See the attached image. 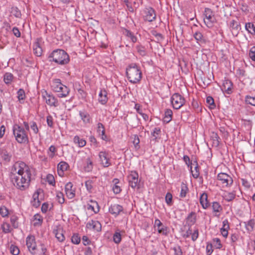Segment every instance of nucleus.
I'll return each mask as SVG.
<instances>
[{
    "mask_svg": "<svg viewBox=\"0 0 255 255\" xmlns=\"http://www.w3.org/2000/svg\"><path fill=\"white\" fill-rule=\"evenodd\" d=\"M13 79V75L9 72L4 74L3 76V81L6 84H9L11 83Z\"/></svg>",
    "mask_w": 255,
    "mask_h": 255,
    "instance_id": "ea45409f",
    "label": "nucleus"
},
{
    "mask_svg": "<svg viewBox=\"0 0 255 255\" xmlns=\"http://www.w3.org/2000/svg\"><path fill=\"white\" fill-rule=\"evenodd\" d=\"M79 116L84 124L90 125L92 123V119L91 116L85 110L79 111Z\"/></svg>",
    "mask_w": 255,
    "mask_h": 255,
    "instance_id": "f3484780",
    "label": "nucleus"
},
{
    "mask_svg": "<svg viewBox=\"0 0 255 255\" xmlns=\"http://www.w3.org/2000/svg\"><path fill=\"white\" fill-rule=\"evenodd\" d=\"M230 26L233 35L237 36L240 29V25L239 23L236 20H232L230 22Z\"/></svg>",
    "mask_w": 255,
    "mask_h": 255,
    "instance_id": "412c9836",
    "label": "nucleus"
},
{
    "mask_svg": "<svg viewBox=\"0 0 255 255\" xmlns=\"http://www.w3.org/2000/svg\"><path fill=\"white\" fill-rule=\"evenodd\" d=\"M99 156L100 159L101 163L104 167H108L111 165L110 158L108 154L105 151H101L99 153Z\"/></svg>",
    "mask_w": 255,
    "mask_h": 255,
    "instance_id": "4468645a",
    "label": "nucleus"
},
{
    "mask_svg": "<svg viewBox=\"0 0 255 255\" xmlns=\"http://www.w3.org/2000/svg\"><path fill=\"white\" fill-rule=\"evenodd\" d=\"M172 114L173 113L171 110H166L164 113V117L163 118L164 122H166V123H169L172 120Z\"/></svg>",
    "mask_w": 255,
    "mask_h": 255,
    "instance_id": "f704fd0d",
    "label": "nucleus"
},
{
    "mask_svg": "<svg viewBox=\"0 0 255 255\" xmlns=\"http://www.w3.org/2000/svg\"><path fill=\"white\" fill-rule=\"evenodd\" d=\"M204 21L206 25L209 28L213 27L214 23L216 22V18L211 9L205 8L204 11Z\"/></svg>",
    "mask_w": 255,
    "mask_h": 255,
    "instance_id": "39448f33",
    "label": "nucleus"
},
{
    "mask_svg": "<svg viewBox=\"0 0 255 255\" xmlns=\"http://www.w3.org/2000/svg\"><path fill=\"white\" fill-rule=\"evenodd\" d=\"M17 98L18 99V100L19 101L23 100L25 99V92L23 89H19L17 92Z\"/></svg>",
    "mask_w": 255,
    "mask_h": 255,
    "instance_id": "864d4df0",
    "label": "nucleus"
},
{
    "mask_svg": "<svg viewBox=\"0 0 255 255\" xmlns=\"http://www.w3.org/2000/svg\"><path fill=\"white\" fill-rule=\"evenodd\" d=\"M132 138H133L132 143L134 145L135 148L136 149H139L140 147L139 145L140 140H139L138 136L137 135L134 134V135H133Z\"/></svg>",
    "mask_w": 255,
    "mask_h": 255,
    "instance_id": "09e8293b",
    "label": "nucleus"
},
{
    "mask_svg": "<svg viewBox=\"0 0 255 255\" xmlns=\"http://www.w3.org/2000/svg\"><path fill=\"white\" fill-rule=\"evenodd\" d=\"M17 220V217L15 215H13L10 217V223L14 228H17L18 227Z\"/></svg>",
    "mask_w": 255,
    "mask_h": 255,
    "instance_id": "de8ad7c7",
    "label": "nucleus"
},
{
    "mask_svg": "<svg viewBox=\"0 0 255 255\" xmlns=\"http://www.w3.org/2000/svg\"><path fill=\"white\" fill-rule=\"evenodd\" d=\"M212 209L213 212L214 213L215 216H219L220 213L222 211L223 208L220 204L217 202L214 201L210 204Z\"/></svg>",
    "mask_w": 255,
    "mask_h": 255,
    "instance_id": "aec40b11",
    "label": "nucleus"
},
{
    "mask_svg": "<svg viewBox=\"0 0 255 255\" xmlns=\"http://www.w3.org/2000/svg\"><path fill=\"white\" fill-rule=\"evenodd\" d=\"M246 229L248 233L252 232L254 229L255 226V219H252L247 222H244Z\"/></svg>",
    "mask_w": 255,
    "mask_h": 255,
    "instance_id": "c85d7f7f",
    "label": "nucleus"
},
{
    "mask_svg": "<svg viewBox=\"0 0 255 255\" xmlns=\"http://www.w3.org/2000/svg\"><path fill=\"white\" fill-rule=\"evenodd\" d=\"M12 130L15 140L18 143H27L28 142V135L23 128L18 125H14Z\"/></svg>",
    "mask_w": 255,
    "mask_h": 255,
    "instance_id": "20e7f679",
    "label": "nucleus"
},
{
    "mask_svg": "<svg viewBox=\"0 0 255 255\" xmlns=\"http://www.w3.org/2000/svg\"><path fill=\"white\" fill-rule=\"evenodd\" d=\"M233 84L232 82L229 80H225L223 81L222 89L223 90L226 91L228 94L231 93Z\"/></svg>",
    "mask_w": 255,
    "mask_h": 255,
    "instance_id": "393cba45",
    "label": "nucleus"
},
{
    "mask_svg": "<svg viewBox=\"0 0 255 255\" xmlns=\"http://www.w3.org/2000/svg\"><path fill=\"white\" fill-rule=\"evenodd\" d=\"M196 220V213L194 212H191L186 218V224L188 227H191L195 224Z\"/></svg>",
    "mask_w": 255,
    "mask_h": 255,
    "instance_id": "4be33fe9",
    "label": "nucleus"
},
{
    "mask_svg": "<svg viewBox=\"0 0 255 255\" xmlns=\"http://www.w3.org/2000/svg\"><path fill=\"white\" fill-rule=\"evenodd\" d=\"M217 178L221 182L223 187L231 186L233 182L232 178L225 173H220L218 174Z\"/></svg>",
    "mask_w": 255,
    "mask_h": 255,
    "instance_id": "1a4fd4ad",
    "label": "nucleus"
},
{
    "mask_svg": "<svg viewBox=\"0 0 255 255\" xmlns=\"http://www.w3.org/2000/svg\"><path fill=\"white\" fill-rule=\"evenodd\" d=\"M70 92L69 89L66 86L63 85L62 88L60 90L58 96L59 98H65L67 97Z\"/></svg>",
    "mask_w": 255,
    "mask_h": 255,
    "instance_id": "473e14b6",
    "label": "nucleus"
},
{
    "mask_svg": "<svg viewBox=\"0 0 255 255\" xmlns=\"http://www.w3.org/2000/svg\"><path fill=\"white\" fill-rule=\"evenodd\" d=\"M128 180L129 185L134 189L138 186L139 180L138 179V174L135 171H131L128 176Z\"/></svg>",
    "mask_w": 255,
    "mask_h": 255,
    "instance_id": "6e6552de",
    "label": "nucleus"
},
{
    "mask_svg": "<svg viewBox=\"0 0 255 255\" xmlns=\"http://www.w3.org/2000/svg\"><path fill=\"white\" fill-rule=\"evenodd\" d=\"M46 181L49 185L54 186L55 185V179L54 176L50 174H49L46 176Z\"/></svg>",
    "mask_w": 255,
    "mask_h": 255,
    "instance_id": "6e6d98bb",
    "label": "nucleus"
},
{
    "mask_svg": "<svg viewBox=\"0 0 255 255\" xmlns=\"http://www.w3.org/2000/svg\"><path fill=\"white\" fill-rule=\"evenodd\" d=\"M65 192L69 199H73L75 196V189L73 188V184L69 182L65 186Z\"/></svg>",
    "mask_w": 255,
    "mask_h": 255,
    "instance_id": "2eb2a0df",
    "label": "nucleus"
},
{
    "mask_svg": "<svg viewBox=\"0 0 255 255\" xmlns=\"http://www.w3.org/2000/svg\"><path fill=\"white\" fill-rule=\"evenodd\" d=\"M68 166V164L64 161H61L58 164L57 172L60 176L63 175L64 171L67 170Z\"/></svg>",
    "mask_w": 255,
    "mask_h": 255,
    "instance_id": "b1692460",
    "label": "nucleus"
},
{
    "mask_svg": "<svg viewBox=\"0 0 255 255\" xmlns=\"http://www.w3.org/2000/svg\"><path fill=\"white\" fill-rule=\"evenodd\" d=\"M1 228L4 233H10L11 231L10 225L7 223H3L1 225Z\"/></svg>",
    "mask_w": 255,
    "mask_h": 255,
    "instance_id": "3c124183",
    "label": "nucleus"
},
{
    "mask_svg": "<svg viewBox=\"0 0 255 255\" xmlns=\"http://www.w3.org/2000/svg\"><path fill=\"white\" fill-rule=\"evenodd\" d=\"M123 211V206L117 204H112L109 208V212L115 216L119 215Z\"/></svg>",
    "mask_w": 255,
    "mask_h": 255,
    "instance_id": "a211bd4d",
    "label": "nucleus"
},
{
    "mask_svg": "<svg viewBox=\"0 0 255 255\" xmlns=\"http://www.w3.org/2000/svg\"><path fill=\"white\" fill-rule=\"evenodd\" d=\"M42 97L45 100L46 103L50 107H56L59 105L57 99L53 95L44 90L41 92Z\"/></svg>",
    "mask_w": 255,
    "mask_h": 255,
    "instance_id": "423d86ee",
    "label": "nucleus"
},
{
    "mask_svg": "<svg viewBox=\"0 0 255 255\" xmlns=\"http://www.w3.org/2000/svg\"><path fill=\"white\" fill-rule=\"evenodd\" d=\"M93 167V162L89 158H88L86 159L85 161V164L84 166V169L86 172H90L92 171Z\"/></svg>",
    "mask_w": 255,
    "mask_h": 255,
    "instance_id": "e433bc0d",
    "label": "nucleus"
},
{
    "mask_svg": "<svg viewBox=\"0 0 255 255\" xmlns=\"http://www.w3.org/2000/svg\"><path fill=\"white\" fill-rule=\"evenodd\" d=\"M189 189L187 185L184 183H182L181 185V191L180 193V197L184 198L186 197L187 193L188 192Z\"/></svg>",
    "mask_w": 255,
    "mask_h": 255,
    "instance_id": "58836bf2",
    "label": "nucleus"
},
{
    "mask_svg": "<svg viewBox=\"0 0 255 255\" xmlns=\"http://www.w3.org/2000/svg\"><path fill=\"white\" fill-rule=\"evenodd\" d=\"M56 199L59 203L62 204L65 202L63 194L61 192H57L56 193Z\"/></svg>",
    "mask_w": 255,
    "mask_h": 255,
    "instance_id": "8fccbe9b",
    "label": "nucleus"
},
{
    "mask_svg": "<svg viewBox=\"0 0 255 255\" xmlns=\"http://www.w3.org/2000/svg\"><path fill=\"white\" fill-rule=\"evenodd\" d=\"M113 182L114 183V185L113 187V192L116 194L120 193L121 191V187L117 185L119 182V179L116 178L114 179Z\"/></svg>",
    "mask_w": 255,
    "mask_h": 255,
    "instance_id": "c03bdc74",
    "label": "nucleus"
},
{
    "mask_svg": "<svg viewBox=\"0 0 255 255\" xmlns=\"http://www.w3.org/2000/svg\"><path fill=\"white\" fill-rule=\"evenodd\" d=\"M0 214L3 217H6L8 214V209L4 206L0 207Z\"/></svg>",
    "mask_w": 255,
    "mask_h": 255,
    "instance_id": "4d7b16f0",
    "label": "nucleus"
},
{
    "mask_svg": "<svg viewBox=\"0 0 255 255\" xmlns=\"http://www.w3.org/2000/svg\"><path fill=\"white\" fill-rule=\"evenodd\" d=\"M245 102L247 104L255 106V95H248L246 96Z\"/></svg>",
    "mask_w": 255,
    "mask_h": 255,
    "instance_id": "79ce46f5",
    "label": "nucleus"
},
{
    "mask_svg": "<svg viewBox=\"0 0 255 255\" xmlns=\"http://www.w3.org/2000/svg\"><path fill=\"white\" fill-rule=\"evenodd\" d=\"M200 203L204 209H207L210 207V204L208 201V194L206 192H203L201 194Z\"/></svg>",
    "mask_w": 255,
    "mask_h": 255,
    "instance_id": "6ab92c4d",
    "label": "nucleus"
},
{
    "mask_svg": "<svg viewBox=\"0 0 255 255\" xmlns=\"http://www.w3.org/2000/svg\"><path fill=\"white\" fill-rule=\"evenodd\" d=\"M245 28L250 33L255 35V26L252 23H247L245 25Z\"/></svg>",
    "mask_w": 255,
    "mask_h": 255,
    "instance_id": "a19ab883",
    "label": "nucleus"
},
{
    "mask_svg": "<svg viewBox=\"0 0 255 255\" xmlns=\"http://www.w3.org/2000/svg\"><path fill=\"white\" fill-rule=\"evenodd\" d=\"M213 243L216 249H220L222 247L220 240L219 238L213 239Z\"/></svg>",
    "mask_w": 255,
    "mask_h": 255,
    "instance_id": "bf43d9fd",
    "label": "nucleus"
},
{
    "mask_svg": "<svg viewBox=\"0 0 255 255\" xmlns=\"http://www.w3.org/2000/svg\"><path fill=\"white\" fill-rule=\"evenodd\" d=\"M172 201V195L171 193L168 192L165 196V201L168 205H171Z\"/></svg>",
    "mask_w": 255,
    "mask_h": 255,
    "instance_id": "e2e57ef3",
    "label": "nucleus"
},
{
    "mask_svg": "<svg viewBox=\"0 0 255 255\" xmlns=\"http://www.w3.org/2000/svg\"><path fill=\"white\" fill-rule=\"evenodd\" d=\"M97 131L99 133V134L101 136V138L103 140L106 139L107 136L105 135V128H104V125L102 123H99L97 124Z\"/></svg>",
    "mask_w": 255,
    "mask_h": 255,
    "instance_id": "7c9ffc66",
    "label": "nucleus"
},
{
    "mask_svg": "<svg viewBox=\"0 0 255 255\" xmlns=\"http://www.w3.org/2000/svg\"><path fill=\"white\" fill-rule=\"evenodd\" d=\"M154 226V227H157L159 234L164 236H167L168 234L169 231L167 227L163 225L159 219H156L155 220Z\"/></svg>",
    "mask_w": 255,
    "mask_h": 255,
    "instance_id": "9b49d317",
    "label": "nucleus"
},
{
    "mask_svg": "<svg viewBox=\"0 0 255 255\" xmlns=\"http://www.w3.org/2000/svg\"><path fill=\"white\" fill-rule=\"evenodd\" d=\"M193 36L196 39L197 42L200 45L206 43V40L203 37V34L199 31L196 32Z\"/></svg>",
    "mask_w": 255,
    "mask_h": 255,
    "instance_id": "bb28decb",
    "label": "nucleus"
},
{
    "mask_svg": "<svg viewBox=\"0 0 255 255\" xmlns=\"http://www.w3.org/2000/svg\"><path fill=\"white\" fill-rule=\"evenodd\" d=\"M31 171L22 161L16 162L12 166L10 180L13 186L20 191L27 190L30 184Z\"/></svg>",
    "mask_w": 255,
    "mask_h": 255,
    "instance_id": "f257e3e1",
    "label": "nucleus"
},
{
    "mask_svg": "<svg viewBox=\"0 0 255 255\" xmlns=\"http://www.w3.org/2000/svg\"><path fill=\"white\" fill-rule=\"evenodd\" d=\"M73 141L74 143L77 144L80 147L84 146L86 144V141L83 138H80L78 135H76L74 137Z\"/></svg>",
    "mask_w": 255,
    "mask_h": 255,
    "instance_id": "c9c22d12",
    "label": "nucleus"
},
{
    "mask_svg": "<svg viewBox=\"0 0 255 255\" xmlns=\"http://www.w3.org/2000/svg\"><path fill=\"white\" fill-rule=\"evenodd\" d=\"M190 170L193 177L195 178H197L199 177L200 173L199 171V167L196 162V166L194 167V170H192L191 166H190Z\"/></svg>",
    "mask_w": 255,
    "mask_h": 255,
    "instance_id": "49530a36",
    "label": "nucleus"
},
{
    "mask_svg": "<svg viewBox=\"0 0 255 255\" xmlns=\"http://www.w3.org/2000/svg\"><path fill=\"white\" fill-rule=\"evenodd\" d=\"M206 103L210 106L211 108H214L216 106L214 103L213 98L211 96H208L206 98Z\"/></svg>",
    "mask_w": 255,
    "mask_h": 255,
    "instance_id": "13d9d810",
    "label": "nucleus"
},
{
    "mask_svg": "<svg viewBox=\"0 0 255 255\" xmlns=\"http://www.w3.org/2000/svg\"><path fill=\"white\" fill-rule=\"evenodd\" d=\"M49 57L52 61L60 65H65L69 63L70 58L68 54L63 50L56 49L50 54Z\"/></svg>",
    "mask_w": 255,
    "mask_h": 255,
    "instance_id": "7ed1b4c3",
    "label": "nucleus"
},
{
    "mask_svg": "<svg viewBox=\"0 0 255 255\" xmlns=\"http://www.w3.org/2000/svg\"><path fill=\"white\" fill-rule=\"evenodd\" d=\"M235 197L236 193L234 191L231 192H225L223 195V197L224 199L228 202H230L233 200L235 199Z\"/></svg>",
    "mask_w": 255,
    "mask_h": 255,
    "instance_id": "72a5a7b5",
    "label": "nucleus"
},
{
    "mask_svg": "<svg viewBox=\"0 0 255 255\" xmlns=\"http://www.w3.org/2000/svg\"><path fill=\"white\" fill-rule=\"evenodd\" d=\"M126 74L129 82L132 84L138 83L142 78V73L138 66L132 63L127 68Z\"/></svg>",
    "mask_w": 255,
    "mask_h": 255,
    "instance_id": "f03ea898",
    "label": "nucleus"
},
{
    "mask_svg": "<svg viewBox=\"0 0 255 255\" xmlns=\"http://www.w3.org/2000/svg\"><path fill=\"white\" fill-rule=\"evenodd\" d=\"M0 156L2 159L5 162H9L11 160L12 154L4 149L0 150Z\"/></svg>",
    "mask_w": 255,
    "mask_h": 255,
    "instance_id": "cd10ccee",
    "label": "nucleus"
},
{
    "mask_svg": "<svg viewBox=\"0 0 255 255\" xmlns=\"http://www.w3.org/2000/svg\"><path fill=\"white\" fill-rule=\"evenodd\" d=\"M249 56L252 60L255 61V46L251 48L249 52Z\"/></svg>",
    "mask_w": 255,
    "mask_h": 255,
    "instance_id": "338daca9",
    "label": "nucleus"
},
{
    "mask_svg": "<svg viewBox=\"0 0 255 255\" xmlns=\"http://www.w3.org/2000/svg\"><path fill=\"white\" fill-rule=\"evenodd\" d=\"M33 52L37 56H40L42 53V50L40 46L39 42L36 41L33 45Z\"/></svg>",
    "mask_w": 255,
    "mask_h": 255,
    "instance_id": "2f4dec72",
    "label": "nucleus"
},
{
    "mask_svg": "<svg viewBox=\"0 0 255 255\" xmlns=\"http://www.w3.org/2000/svg\"><path fill=\"white\" fill-rule=\"evenodd\" d=\"M143 19L145 21L152 22L156 18V13L153 8L149 7L145 8L143 11Z\"/></svg>",
    "mask_w": 255,
    "mask_h": 255,
    "instance_id": "9d476101",
    "label": "nucleus"
},
{
    "mask_svg": "<svg viewBox=\"0 0 255 255\" xmlns=\"http://www.w3.org/2000/svg\"><path fill=\"white\" fill-rule=\"evenodd\" d=\"M10 252L13 255H18L19 253V250L18 247L13 245L10 246Z\"/></svg>",
    "mask_w": 255,
    "mask_h": 255,
    "instance_id": "5fc2aeb1",
    "label": "nucleus"
},
{
    "mask_svg": "<svg viewBox=\"0 0 255 255\" xmlns=\"http://www.w3.org/2000/svg\"><path fill=\"white\" fill-rule=\"evenodd\" d=\"M174 255H182V251L180 246H176L173 248Z\"/></svg>",
    "mask_w": 255,
    "mask_h": 255,
    "instance_id": "774afa93",
    "label": "nucleus"
},
{
    "mask_svg": "<svg viewBox=\"0 0 255 255\" xmlns=\"http://www.w3.org/2000/svg\"><path fill=\"white\" fill-rule=\"evenodd\" d=\"M171 102L175 109H179L185 103L184 98L178 93H174L171 98Z\"/></svg>",
    "mask_w": 255,
    "mask_h": 255,
    "instance_id": "0eeeda50",
    "label": "nucleus"
},
{
    "mask_svg": "<svg viewBox=\"0 0 255 255\" xmlns=\"http://www.w3.org/2000/svg\"><path fill=\"white\" fill-rule=\"evenodd\" d=\"M122 240V236L119 232L116 231L113 235V241L116 244H119Z\"/></svg>",
    "mask_w": 255,
    "mask_h": 255,
    "instance_id": "a18cd8bd",
    "label": "nucleus"
},
{
    "mask_svg": "<svg viewBox=\"0 0 255 255\" xmlns=\"http://www.w3.org/2000/svg\"><path fill=\"white\" fill-rule=\"evenodd\" d=\"M72 242L76 245H78L80 243V237L77 234H74L71 238Z\"/></svg>",
    "mask_w": 255,
    "mask_h": 255,
    "instance_id": "052dcab7",
    "label": "nucleus"
},
{
    "mask_svg": "<svg viewBox=\"0 0 255 255\" xmlns=\"http://www.w3.org/2000/svg\"><path fill=\"white\" fill-rule=\"evenodd\" d=\"M108 100L107 92L105 89H102L99 94V101L102 104L105 105Z\"/></svg>",
    "mask_w": 255,
    "mask_h": 255,
    "instance_id": "5701e85b",
    "label": "nucleus"
},
{
    "mask_svg": "<svg viewBox=\"0 0 255 255\" xmlns=\"http://www.w3.org/2000/svg\"><path fill=\"white\" fill-rule=\"evenodd\" d=\"M43 217L39 214L34 215L33 217V225L35 227H39L42 225Z\"/></svg>",
    "mask_w": 255,
    "mask_h": 255,
    "instance_id": "c756f323",
    "label": "nucleus"
},
{
    "mask_svg": "<svg viewBox=\"0 0 255 255\" xmlns=\"http://www.w3.org/2000/svg\"><path fill=\"white\" fill-rule=\"evenodd\" d=\"M124 34L127 37L129 38L130 40L133 42H136L137 40L136 37L134 35V34L128 29H125L124 31Z\"/></svg>",
    "mask_w": 255,
    "mask_h": 255,
    "instance_id": "4c0bfd02",
    "label": "nucleus"
},
{
    "mask_svg": "<svg viewBox=\"0 0 255 255\" xmlns=\"http://www.w3.org/2000/svg\"><path fill=\"white\" fill-rule=\"evenodd\" d=\"M63 85L59 79H54L51 83V87L52 89L56 92H59Z\"/></svg>",
    "mask_w": 255,
    "mask_h": 255,
    "instance_id": "a878e982",
    "label": "nucleus"
},
{
    "mask_svg": "<svg viewBox=\"0 0 255 255\" xmlns=\"http://www.w3.org/2000/svg\"><path fill=\"white\" fill-rule=\"evenodd\" d=\"M38 192H35L33 195V201H32V205L35 207H38L40 205V201L38 199Z\"/></svg>",
    "mask_w": 255,
    "mask_h": 255,
    "instance_id": "37998d69",
    "label": "nucleus"
},
{
    "mask_svg": "<svg viewBox=\"0 0 255 255\" xmlns=\"http://www.w3.org/2000/svg\"><path fill=\"white\" fill-rule=\"evenodd\" d=\"M85 186L87 190L89 192H91L93 188V182L91 180H88L85 182Z\"/></svg>",
    "mask_w": 255,
    "mask_h": 255,
    "instance_id": "0e129e2a",
    "label": "nucleus"
},
{
    "mask_svg": "<svg viewBox=\"0 0 255 255\" xmlns=\"http://www.w3.org/2000/svg\"><path fill=\"white\" fill-rule=\"evenodd\" d=\"M89 202L91 203V205L93 206L95 208H96V210L95 211V213H97L99 212L100 210V207L97 202L93 200H90Z\"/></svg>",
    "mask_w": 255,
    "mask_h": 255,
    "instance_id": "69168bd1",
    "label": "nucleus"
},
{
    "mask_svg": "<svg viewBox=\"0 0 255 255\" xmlns=\"http://www.w3.org/2000/svg\"><path fill=\"white\" fill-rule=\"evenodd\" d=\"M53 232L59 242H62L64 241L65 237L63 234V230L60 226H57L55 227Z\"/></svg>",
    "mask_w": 255,
    "mask_h": 255,
    "instance_id": "dca6fc26",
    "label": "nucleus"
},
{
    "mask_svg": "<svg viewBox=\"0 0 255 255\" xmlns=\"http://www.w3.org/2000/svg\"><path fill=\"white\" fill-rule=\"evenodd\" d=\"M26 246L29 252L32 254H35L36 244L35 238L33 236H28L26 239Z\"/></svg>",
    "mask_w": 255,
    "mask_h": 255,
    "instance_id": "ddd939ff",
    "label": "nucleus"
},
{
    "mask_svg": "<svg viewBox=\"0 0 255 255\" xmlns=\"http://www.w3.org/2000/svg\"><path fill=\"white\" fill-rule=\"evenodd\" d=\"M191 240L192 241L195 242L197 240L199 237V231L197 228H196L193 233L191 234Z\"/></svg>",
    "mask_w": 255,
    "mask_h": 255,
    "instance_id": "680f3d73",
    "label": "nucleus"
},
{
    "mask_svg": "<svg viewBox=\"0 0 255 255\" xmlns=\"http://www.w3.org/2000/svg\"><path fill=\"white\" fill-rule=\"evenodd\" d=\"M136 49L137 52L142 56H144L146 55V53L145 50V48L143 46L140 45H138L136 46Z\"/></svg>",
    "mask_w": 255,
    "mask_h": 255,
    "instance_id": "603ef678",
    "label": "nucleus"
},
{
    "mask_svg": "<svg viewBox=\"0 0 255 255\" xmlns=\"http://www.w3.org/2000/svg\"><path fill=\"white\" fill-rule=\"evenodd\" d=\"M86 228L95 232H100L102 229V225L98 221L92 220L87 223Z\"/></svg>",
    "mask_w": 255,
    "mask_h": 255,
    "instance_id": "f8f14e48",
    "label": "nucleus"
}]
</instances>
